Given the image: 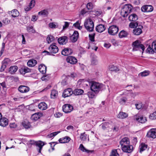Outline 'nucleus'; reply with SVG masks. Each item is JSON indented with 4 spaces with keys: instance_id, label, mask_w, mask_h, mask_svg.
Masks as SVG:
<instances>
[{
    "instance_id": "nucleus-1",
    "label": "nucleus",
    "mask_w": 156,
    "mask_h": 156,
    "mask_svg": "<svg viewBox=\"0 0 156 156\" xmlns=\"http://www.w3.org/2000/svg\"><path fill=\"white\" fill-rule=\"evenodd\" d=\"M104 87L103 84L98 82H92L90 85V89L95 94L98 93L101 91Z\"/></svg>"
},
{
    "instance_id": "nucleus-2",
    "label": "nucleus",
    "mask_w": 156,
    "mask_h": 156,
    "mask_svg": "<svg viewBox=\"0 0 156 156\" xmlns=\"http://www.w3.org/2000/svg\"><path fill=\"white\" fill-rule=\"evenodd\" d=\"M132 46L133 47V51H142V53H143L144 51L145 47L141 43L140 41L139 40H136L133 42L132 43Z\"/></svg>"
},
{
    "instance_id": "nucleus-3",
    "label": "nucleus",
    "mask_w": 156,
    "mask_h": 156,
    "mask_svg": "<svg viewBox=\"0 0 156 156\" xmlns=\"http://www.w3.org/2000/svg\"><path fill=\"white\" fill-rule=\"evenodd\" d=\"M84 26L87 31L92 32L94 30V23L91 19H86L84 22Z\"/></svg>"
},
{
    "instance_id": "nucleus-4",
    "label": "nucleus",
    "mask_w": 156,
    "mask_h": 156,
    "mask_svg": "<svg viewBox=\"0 0 156 156\" xmlns=\"http://www.w3.org/2000/svg\"><path fill=\"white\" fill-rule=\"evenodd\" d=\"M119 31V27L115 25L110 26L108 29V33L111 35H115Z\"/></svg>"
},
{
    "instance_id": "nucleus-5",
    "label": "nucleus",
    "mask_w": 156,
    "mask_h": 156,
    "mask_svg": "<svg viewBox=\"0 0 156 156\" xmlns=\"http://www.w3.org/2000/svg\"><path fill=\"white\" fill-rule=\"evenodd\" d=\"M147 52L153 54L156 52V40L154 41L151 45V46L149 45L147 49Z\"/></svg>"
},
{
    "instance_id": "nucleus-6",
    "label": "nucleus",
    "mask_w": 156,
    "mask_h": 156,
    "mask_svg": "<svg viewBox=\"0 0 156 156\" xmlns=\"http://www.w3.org/2000/svg\"><path fill=\"white\" fill-rule=\"evenodd\" d=\"M48 50L51 53L55 54L58 51V49L56 45V44L53 43L49 46Z\"/></svg>"
},
{
    "instance_id": "nucleus-7",
    "label": "nucleus",
    "mask_w": 156,
    "mask_h": 156,
    "mask_svg": "<svg viewBox=\"0 0 156 156\" xmlns=\"http://www.w3.org/2000/svg\"><path fill=\"white\" fill-rule=\"evenodd\" d=\"M73 109V107L69 104H65L62 106V110L65 113L71 112Z\"/></svg>"
},
{
    "instance_id": "nucleus-8",
    "label": "nucleus",
    "mask_w": 156,
    "mask_h": 156,
    "mask_svg": "<svg viewBox=\"0 0 156 156\" xmlns=\"http://www.w3.org/2000/svg\"><path fill=\"white\" fill-rule=\"evenodd\" d=\"M143 28V27L142 26L140 25H138L135 29H133V33L134 35H139L142 33V29Z\"/></svg>"
},
{
    "instance_id": "nucleus-9",
    "label": "nucleus",
    "mask_w": 156,
    "mask_h": 156,
    "mask_svg": "<svg viewBox=\"0 0 156 156\" xmlns=\"http://www.w3.org/2000/svg\"><path fill=\"white\" fill-rule=\"evenodd\" d=\"M141 10L143 12H149L153 10V8L151 5H145L142 7Z\"/></svg>"
},
{
    "instance_id": "nucleus-10",
    "label": "nucleus",
    "mask_w": 156,
    "mask_h": 156,
    "mask_svg": "<svg viewBox=\"0 0 156 156\" xmlns=\"http://www.w3.org/2000/svg\"><path fill=\"white\" fill-rule=\"evenodd\" d=\"M122 151L125 152L129 153L131 152L133 150V147L129 144L122 147Z\"/></svg>"
},
{
    "instance_id": "nucleus-11",
    "label": "nucleus",
    "mask_w": 156,
    "mask_h": 156,
    "mask_svg": "<svg viewBox=\"0 0 156 156\" xmlns=\"http://www.w3.org/2000/svg\"><path fill=\"white\" fill-rule=\"evenodd\" d=\"M66 60L67 62L73 65L76 64L77 62V59L73 56H68L66 58Z\"/></svg>"
},
{
    "instance_id": "nucleus-12",
    "label": "nucleus",
    "mask_w": 156,
    "mask_h": 156,
    "mask_svg": "<svg viewBox=\"0 0 156 156\" xmlns=\"http://www.w3.org/2000/svg\"><path fill=\"white\" fill-rule=\"evenodd\" d=\"M135 119L136 121L141 123H144L147 121L146 118L145 117L139 115H136L135 116Z\"/></svg>"
},
{
    "instance_id": "nucleus-13",
    "label": "nucleus",
    "mask_w": 156,
    "mask_h": 156,
    "mask_svg": "<svg viewBox=\"0 0 156 156\" xmlns=\"http://www.w3.org/2000/svg\"><path fill=\"white\" fill-rule=\"evenodd\" d=\"M73 94V92L72 89L70 88H68L64 90L62 94V96L66 98L70 96Z\"/></svg>"
},
{
    "instance_id": "nucleus-14",
    "label": "nucleus",
    "mask_w": 156,
    "mask_h": 156,
    "mask_svg": "<svg viewBox=\"0 0 156 156\" xmlns=\"http://www.w3.org/2000/svg\"><path fill=\"white\" fill-rule=\"evenodd\" d=\"M61 52L63 55L67 56L72 54L73 53V51L70 48H66L63 49Z\"/></svg>"
},
{
    "instance_id": "nucleus-15",
    "label": "nucleus",
    "mask_w": 156,
    "mask_h": 156,
    "mask_svg": "<svg viewBox=\"0 0 156 156\" xmlns=\"http://www.w3.org/2000/svg\"><path fill=\"white\" fill-rule=\"evenodd\" d=\"M130 142L128 138L125 137L122 139L120 142V144L122 147L123 146H125L129 144Z\"/></svg>"
},
{
    "instance_id": "nucleus-16",
    "label": "nucleus",
    "mask_w": 156,
    "mask_h": 156,
    "mask_svg": "<svg viewBox=\"0 0 156 156\" xmlns=\"http://www.w3.org/2000/svg\"><path fill=\"white\" fill-rule=\"evenodd\" d=\"M35 143L36 146L38 147V148H37L38 152L41 153V151L44 145V143L41 141H37Z\"/></svg>"
},
{
    "instance_id": "nucleus-17",
    "label": "nucleus",
    "mask_w": 156,
    "mask_h": 156,
    "mask_svg": "<svg viewBox=\"0 0 156 156\" xmlns=\"http://www.w3.org/2000/svg\"><path fill=\"white\" fill-rule=\"evenodd\" d=\"M68 39L66 36L58 38V42L60 44H65L68 42Z\"/></svg>"
},
{
    "instance_id": "nucleus-18",
    "label": "nucleus",
    "mask_w": 156,
    "mask_h": 156,
    "mask_svg": "<svg viewBox=\"0 0 156 156\" xmlns=\"http://www.w3.org/2000/svg\"><path fill=\"white\" fill-rule=\"evenodd\" d=\"M147 136L148 137L155 138L156 137V132L154 129H151L147 133Z\"/></svg>"
},
{
    "instance_id": "nucleus-19",
    "label": "nucleus",
    "mask_w": 156,
    "mask_h": 156,
    "mask_svg": "<svg viewBox=\"0 0 156 156\" xmlns=\"http://www.w3.org/2000/svg\"><path fill=\"white\" fill-rule=\"evenodd\" d=\"M19 91L21 93H24L28 92L29 90V88L26 86L20 85L18 88Z\"/></svg>"
},
{
    "instance_id": "nucleus-20",
    "label": "nucleus",
    "mask_w": 156,
    "mask_h": 156,
    "mask_svg": "<svg viewBox=\"0 0 156 156\" xmlns=\"http://www.w3.org/2000/svg\"><path fill=\"white\" fill-rule=\"evenodd\" d=\"M117 100L118 102L120 104L122 105L125 103L127 100V99L126 97H122V95L120 94L117 97Z\"/></svg>"
},
{
    "instance_id": "nucleus-21",
    "label": "nucleus",
    "mask_w": 156,
    "mask_h": 156,
    "mask_svg": "<svg viewBox=\"0 0 156 156\" xmlns=\"http://www.w3.org/2000/svg\"><path fill=\"white\" fill-rule=\"evenodd\" d=\"M79 35V33L77 31H75L74 32L73 34L71 37V39L72 42H75L77 41Z\"/></svg>"
},
{
    "instance_id": "nucleus-22",
    "label": "nucleus",
    "mask_w": 156,
    "mask_h": 156,
    "mask_svg": "<svg viewBox=\"0 0 156 156\" xmlns=\"http://www.w3.org/2000/svg\"><path fill=\"white\" fill-rule=\"evenodd\" d=\"M133 8L132 5L130 4H126L124 5L122 8L125 10L127 11V12L130 13L131 12V10Z\"/></svg>"
},
{
    "instance_id": "nucleus-23",
    "label": "nucleus",
    "mask_w": 156,
    "mask_h": 156,
    "mask_svg": "<svg viewBox=\"0 0 156 156\" xmlns=\"http://www.w3.org/2000/svg\"><path fill=\"white\" fill-rule=\"evenodd\" d=\"M19 71L21 74H25L27 73L31 72V69L27 67L24 66L22 67L19 70Z\"/></svg>"
},
{
    "instance_id": "nucleus-24",
    "label": "nucleus",
    "mask_w": 156,
    "mask_h": 156,
    "mask_svg": "<svg viewBox=\"0 0 156 156\" xmlns=\"http://www.w3.org/2000/svg\"><path fill=\"white\" fill-rule=\"evenodd\" d=\"M38 69L39 71L42 74L46 73L47 67L44 64H41L38 66Z\"/></svg>"
},
{
    "instance_id": "nucleus-25",
    "label": "nucleus",
    "mask_w": 156,
    "mask_h": 156,
    "mask_svg": "<svg viewBox=\"0 0 156 156\" xmlns=\"http://www.w3.org/2000/svg\"><path fill=\"white\" fill-rule=\"evenodd\" d=\"M96 30L98 32L101 33L105 30V27L102 24H100L96 26Z\"/></svg>"
},
{
    "instance_id": "nucleus-26",
    "label": "nucleus",
    "mask_w": 156,
    "mask_h": 156,
    "mask_svg": "<svg viewBox=\"0 0 156 156\" xmlns=\"http://www.w3.org/2000/svg\"><path fill=\"white\" fill-rule=\"evenodd\" d=\"M42 116V114L41 113H35L32 115L31 118L32 120L36 121L39 119Z\"/></svg>"
},
{
    "instance_id": "nucleus-27",
    "label": "nucleus",
    "mask_w": 156,
    "mask_h": 156,
    "mask_svg": "<svg viewBox=\"0 0 156 156\" xmlns=\"http://www.w3.org/2000/svg\"><path fill=\"white\" fill-rule=\"evenodd\" d=\"M8 120L6 118L3 117L0 120V125L2 127H5L8 125Z\"/></svg>"
},
{
    "instance_id": "nucleus-28",
    "label": "nucleus",
    "mask_w": 156,
    "mask_h": 156,
    "mask_svg": "<svg viewBox=\"0 0 156 156\" xmlns=\"http://www.w3.org/2000/svg\"><path fill=\"white\" fill-rule=\"evenodd\" d=\"M9 14H11L12 16L14 18L18 17L20 14L19 12L16 9H13L11 11L9 12Z\"/></svg>"
},
{
    "instance_id": "nucleus-29",
    "label": "nucleus",
    "mask_w": 156,
    "mask_h": 156,
    "mask_svg": "<svg viewBox=\"0 0 156 156\" xmlns=\"http://www.w3.org/2000/svg\"><path fill=\"white\" fill-rule=\"evenodd\" d=\"M22 125L26 129L30 128L31 127L30 122L27 120H25L23 122Z\"/></svg>"
},
{
    "instance_id": "nucleus-30",
    "label": "nucleus",
    "mask_w": 156,
    "mask_h": 156,
    "mask_svg": "<svg viewBox=\"0 0 156 156\" xmlns=\"http://www.w3.org/2000/svg\"><path fill=\"white\" fill-rule=\"evenodd\" d=\"M128 19L130 21L135 22L138 20V17L136 14L133 13L129 16Z\"/></svg>"
},
{
    "instance_id": "nucleus-31",
    "label": "nucleus",
    "mask_w": 156,
    "mask_h": 156,
    "mask_svg": "<svg viewBox=\"0 0 156 156\" xmlns=\"http://www.w3.org/2000/svg\"><path fill=\"white\" fill-rule=\"evenodd\" d=\"M39 108L41 110H46L47 108V105L44 102H42L38 104Z\"/></svg>"
},
{
    "instance_id": "nucleus-32",
    "label": "nucleus",
    "mask_w": 156,
    "mask_h": 156,
    "mask_svg": "<svg viewBox=\"0 0 156 156\" xmlns=\"http://www.w3.org/2000/svg\"><path fill=\"white\" fill-rule=\"evenodd\" d=\"M37 61L34 59H30L28 61L27 63L28 66L30 67L35 66L37 64Z\"/></svg>"
},
{
    "instance_id": "nucleus-33",
    "label": "nucleus",
    "mask_w": 156,
    "mask_h": 156,
    "mask_svg": "<svg viewBox=\"0 0 156 156\" xmlns=\"http://www.w3.org/2000/svg\"><path fill=\"white\" fill-rule=\"evenodd\" d=\"M73 94L76 95H81L83 93V90L81 89H76L73 91Z\"/></svg>"
},
{
    "instance_id": "nucleus-34",
    "label": "nucleus",
    "mask_w": 156,
    "mask_h": 156,
    "mask_svg": "<svg viewBox=\"0 0 156 156\" xmlns=\"http://www.w3.org/2000/svg\"><path fill=\"white\" fill-rule=\"evenodd\" d=\"M70 140V138L68 136L65 137L63 138H60L59 140V141L61 143H64L69 142Z\"/></svg>"
},
{
    "instance_id": "nucleus-35",
    "label": "nucleus",
    "mask_w": 156,
    "mask_h": 156,
    "mask_svg": "<svg viewBox=\"0 0 156 156\" xmlns=\"http://www.w3.org/2000/svg\"><path fill=\"white\" fill-rule=\"evenodd\" d=\"M18 69V67L16 66H11L9 68V71L11 73L13 74L17 71Z\"/></svg>"
},
{
    "instance_id": "nucleus-36",
    "label": "nucleus",
    "mask_w": 156,
    "mask_h": 156,
    "mask_svg": "<svg viewBox=\"0 0 156 156\" xmlns=\"http://www.w3.org/2000/svg\"><path fill=\"white\" fill-rule=\"evenodd\" d=\"M147 145L144 143H142L140 146V152L141 153L142 152L145 150L147 148Z\"/></svg>"
},
{
    "instance_id": "nucleus-37",
    "label": "nucleus",
    "mask_w": 156,
    "mask_h": 156,
    "mask_svg": "<svg viewBox=\"0 0 156 156\" xmlns=\"http://www.w3.org/2000/svg\"><path fill=\"white\" fill-rule=\"evenodd\" d=\"M127 34L128 33L126 31L122 30L119 32V37L120 38L124 37H126Z\"/></svg>"
},
{
    "instance_id": "nucleus-38",
    "label": "nucleus",
    "mask_w": 156,
    "mask_h": 156,
    "mask_svg": "<svg viewBox=\"0 0 156 156\" xmlns=\"http://www.w3.org/2000/svg\"><path fill=\"white\" fill-rule=\"evenodd\" d=\"M80 137L81 139L83 141H85L87 138H88V140H89L88 136L85 134V133H81Z\"/></svg>"
},
{
    "instance_id": "nucleus-39",
    "label": "nucleus",
    "mask_w": 156,
    "mask_h": 156,
    "mask_svg": "<svg viewBox=\"0 0 156 156\" xmlns=\"http://www.w3.org/2000/svg\"><path fill=\"white\" fill-rule=\"evenodd\" d=\"M129 13L127 12V11L123 9H121V15L123 17H126L128 16Z\"/></svg>"
},
{
    "instance_id": "nucleus-40",
    "label": "nucleus",
    "mask_w": 156,
    "mask_h": 156,
    "mask_svg": "<svg viewBox=\"0 0 156 156\" xmlns=\"http://www.w3.org/2000/svg\"><path fill=\"white\" fill-rule=\"evenodd\" d=\"M128 115L126 113L123 112H120L118 115V117L120 119H124L127 117Z\"/></svg>"
},
{
    "instance_id": "nucleus-41",
    "label": "nucleus",
    "mask_w": 156,
    "mask_h": 156,
    "mask_svg": "<svg viewBox=\"0 0 156 156\" xmlns=\"http://www.w3.org/2000/svg\"><path fill=\"white\" fill-rule=\"evenodd\" d=\"M54 39V37L52 35H48L47 37L46 41L49 44L53 41Z\"/></svg>"
},
{
    "instance_id": "nucleus-42",
    "label": "nucleus",
    "mask_w": 156,
    "mask_h": 156,
    "mask_svg": "<svg viewBox=\"0 0 156 156\" xmlns=\"http://www.w3.org/2000/svg\"><path fill=\"white\" fill-rule=\"evenodd\" d=\"M58 91L55 90L51 91V97L52 98H54L58 95Z\"/></svg>"
},
{
    "instance_id": "nucleus-43",
    "label": "nucleus",
    "mask_w": 156,
    "mask_h": 156,
    "mask_svg": "<svg viewBox=\"0 0 156 156\" xmlns=\"http://www.w3.org/2000/svg\"><path fill=\"white\" fill-rule=\"evenodd\" d=\"M49 27L51 28H55L58 27V25L57 23L51 22L48 24Z\"/></svg>"
},
{
    "instance_id": "nucleus-44",
    "label": "nucleus",
    "mask_w": 156,
    "mask_h": 156,
    "mask_svg": "<svg viewBox=\"0 0 156 156\" xmlns=\"http://www.w3.org/2000/svg\"><path fill=\"white\" fill-rule=\"evenodd\" d=\"M79 149L82 151L84 152H86L87 153H89L90 152H91L92 151L86 149L82 144H80L79 147Z\"/></svg>"
},
{
    "instance_id": "nucleus-45",
    "label": "nucleus",
    "mask_w": 156,
    "mask_h": 156,
    "mask_svg": "<svg viewBox=\"0 0 156 156\" xmlns=\"http://www.w3.org/2000/svg\"><path fill=\"white\" fill-rule=\"evenodd\" d=\"M118 150L119 151L120 149H118L112 150L110 156H119V155L117 152Z\"/></svg>"
},
{
    "instance_id": "nucleus-46",
    "label": "nucleus",
    "mask_w": 156,
    "mask_h": 156,
    "mask_svg": "<svg viewBox=\"0 0 156 156\" xmlns=\"http://www.w3.org/2000/svg\"><path fill=\"white\" fill-rule=\"evenodd\" d=\"M149 71L145 70L142 72L140 73L139 74V76H141L142 77H144L148 76V75H149Z\"/></svg>"
},
{
    "instance_id": "nucleus-47",
    "label": "nucleus",
    "mask_w": 156,
    "mask_h": 156,
    "mask_svg": "<svg viewBox=\"0 0 156 156\" xmlns=\"http://www.w3.org/2000/svg\"><path fill=\"white\" fill-rule=\"evenodd\" d=\"M48 14V12L47 10L44 9L38 12V15H42L44 16H46Z\"/></svg>"
},
{
    "instance_id": "nucleus-48",
    "label": "nucleus",
    "mask_w": 156,
    "mask_h": 156,
    "mask_svg": "<svg viewBox=\"0 0 156 156\" xmlns=\"http://www.w3.org/2000/svg\"><path fill=\"white\" fill-rule=\"evenodd\" d=\"M109 69L111 71L116 72L118 71L119 70V69L117 67L113 65L110 66Z\"/></svg>"
},
{
    "instance_id": "nucleus-49",
    "label": "nucleus",
    "mask_w": 156,
    "mask_h": 156,
    "mask_svg": "<svg viewBox=\"0 0 156 156\" xmlns=\"http://www.w3.org/2000/svg\"><path fill=\"white\" fill-rule=\"evenodd\" d=\"M27 31L29 32H30L33 33L35 32V30L33 28L32 26H28L27 27Z\"/></svg>"
},
{
    "instance_id": "nucleus-50",
    "label": "nucleus",
    "mask_w": 156,
    "mask_h": 156,
    "mask_svg": "<svg viewBox=\"0 0 156 156\" xmlns=\"http://www.w3.org/2000/svg\"><path fill=\"white\" fill-rule=\"evenodd\" d=\"M10 62V60L8 58L5 59L2 62V64H3L5 65L6 67L9 65Z\"/></svg>"
},
{
    "instance_id": "nucleus-51",
    "label": "nucleus",
    "mask_w": 156,
    "mask_h": 156,
    "mask_svg": "<svg viewBox=\"0 0 156 156\" xmlns=\"http://www.w3.org/2000/svg\"><path fill=\"white\" fill-rule=\"evenodd\" d=\"M138 26V23L137 22H131L129 24V26L130 28H134Z\"/></svg>"
},
{
    "instance_id": "nucleus-52",
    "label": "nucleus",
    "mask_w": 156,
    "mask_h": 156,
    "mask_svg": "<svg viewBox=\"0 0 156 156\" xmlns=\"http://www.w3.org/2000/svg\"><path fill=\"white\" fill-rule=\"evenodd\" d=\"M91 90L87 92V94L89 98H92L94 97L95 94Z\"/></svg>"
},
{
    "instance_id": "nucleus-53",
    "label": "nucleus",
    "mask_w": 156,
    "mask_h": 156,
    "mask_svg": "<svg viewBox=\"0 0 156 156\" xmlns=\"http://www.w3.org/2000/svg\"><path fill=\"white\" fill-rule=\"evenodd\" d=\"M60 132V131H58L51 133L50 134L48 135L47 137L49 138H51L52 137L55 136Z\"/></svg>"
},
{
    "instance_id": "nucleus-54",
    "label": "nucleus",
    "mask_w": 156,
    "mask_h": 156,
    "mask_svg": "<svg viewBox=\"0 0 156 156\" xmlns=\"http://www.w3.org/2000/svg\"><path fill=\"white\" fill-rule=\"evenodd\" d=\"M149 118L151 120H154L156 119V112L153 113L151 114L149 117Z\"/></svg>"
},
{
    "instance_id": "nucleus-55",
    "label": "nucleus",
    "mask_w": 156,
    "mask_h": 156,
    "mask_svg": "<svg viewBox=\"0 0 156 156\" xmlns=\"http://www.w3.org/2000/svg\"><path fill=\"white\" fill-rule=\"evenodd\" d=\"M75 27L81 30L82 28V27L80 26V23L79 21H77L73 25Z\"/></svg>"
},
{
    "instance_id": "nucleus-56",
    "label": "nucleus",
    "mask_w": 156,
    "mask_h": 156,
    "mask_svg": "<svg viewBox=\"0 0 156 156\" xmlns=\"http://www.w3.org/2000/svg\"><path fill=\"white\" fill-rule=\"evenodd\" d=\"M98 62V60L96 57H93L91 59V63L94 65H96Z\"/></svg>"
},
{
    "instance_id": "nucleus-57",
    "label": "nucleus",
    "mask_w": 156,
    "mask_h": 156,
    "mask_svg": "<svg viewBox=\"0 0 156 156\" xmlns=\"http://www.w3.org/2000/svg\"><path fill=\"white\" fill-rule=\"evenodd\" d=\"M95 34L94 33L92 34H90L89 35V37L90 40L92 42L94 41V37Z\"/></svg>"
},
{
    "instance_id": "nucleus-58",
    "label": "nucleus",
    "mask_w": 156,
    "mask_h": 156,
    "mask_svg": "<svg viewBox=\"0 0 156 156\" xmlns=\"http://www.w3.org/2000/svg\"><path fill=\"white\" fill-rule=\"evenodd\" d=\"M35 3V0H32L30 1L29 5V6L30 7V8L31 9L34 6Z\"/></svg>"
},
{
    "instance_id": "nucleus-59",
    "label": "nucleus",
    "mask_w": 156,
    "mask_h": 156,
    "mask_svg": "<svg viewBox=\"0 0 156 156\" xmlns=\"http://www.w3.org/2000/svg\"><path fill=\"white\" fill-rule=\"evenodd\" d=\"M143 104L141 102H138L135 104L136 108L137 109H140L142 107Z\"/></svg>"
},
{
    "instance_id": "nucleus-60",
    "label": "nucleus",
    "mask_w": 156,
    "mask_h": 156,
    "mask_svg": "<svg viewBox=\"0 0 156 156\" xmlns=\"http://www.w3.org/2000/svg\"><path fill=\"white\" fill-rule=\"evenodd\" d=\"M87 9L88 10H91L93 8L92 4L90 2L88 3L87 5Z\"/></svg>"
},
{
    "instance_id": "nucleus-61",
    "label": "nucleus",
    "mask_w": 156,
    "mask_h": 156,
    "mask_svg": "<svg viewBox=\"0 0 156 156\" xmlns=\"http://www.w3.org/2000/svg\"><path fill=\"white\" fill-rule=\"evenodd\" d=\"M109 123L108 122H104L103 123L101 124L102 128L103 130H105L106 127L108 126Z\"/></svg>"
},
{
    "instance_id": "nucleus-62",
    "label": "nucleus",
    "mask_w": 156,
    "mask_h": 156,
    "mask_svg": "<svg viewBox=\"0 0 156 156\" xmlns=\"http://www.w3.org/2000/svg\"><path fill=\"white\" fill-rule=\"evenodd\" d=\"M9 126L11 128H15L17 127V125L15 123H13L10 124Z\"/></svg>"
},
{
    "instance_id": "nucleus-63",
    "label": "nucleus",
    "mask_w": 156,
    "mask_h": 156,
    "mask_svg": "<svg viewBox=\"0 0 156 156\" xmlns=\"http://www.w3.org/2000/svg\"><path fill=\"white\" fill-rule=\"evenodd\" d=\"M69 23L67 22H65V24L63 26V29H65L67 28L69 26Z\"/></svg>"
},
{
    "instance_id": "nucleus-64",
    "label": "nucleus",
    "mask_w": 156,
    "mask_h": 156,
    "mask_svg": "<svg viewBox=\"0 0 156 156\" xmlns=\"http://www.w3.org/2000/svg\"><path fill=\"white\" fill-rule=\"evenodd\" d=\"M54 115L56 118H59L62 115V114L60 112H58L55 114Z\"/></svg>"
}]
</instances>
